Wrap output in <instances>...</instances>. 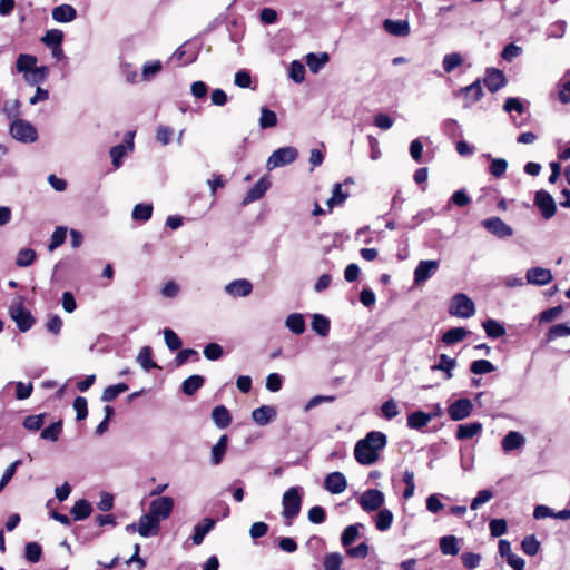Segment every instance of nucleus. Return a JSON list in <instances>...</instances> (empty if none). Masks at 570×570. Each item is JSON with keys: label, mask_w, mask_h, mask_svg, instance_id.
I'll use <instances>...</instances> for the list:
<instances>
[{"label": "nucleus", "mask_w": 570, "mask_h": 570, "mask_svg": "<svg viewBox=\"0 0 570 570\" xmlns=\"http://www.w3.org/2000/svg\"><path fill=\"white\" fill-rule=\"evenodd\" d=\"M277 124V116L276 114L266 108V107H263L261 109V117H259V127L262 129H267V128H273L275 127Z\"/></svg>", "instance_id": "nucleus-45"}, {"label": "nucleus", "mask_w": 570, "mask_h": 570, "mask_svg": "<svg viewBox=\"0 0 570 570\" xmlns=\"http://www.w3.org/2000/svg\"><path fill=\"white\" fill-rule=\"evenodd\" d=\"M164 340H165L167 347L170 351H177L183 345V342L179 338V336L170 328L164 330Z\"/></svg>", "instance_id": "nucleus-54"}, {"label": "nucleus", "mask_w": 570, "mask_h": 570, "mask_svg": "<svg viewBox=\"0 0 570 570\" xmlns=\"http://www.w3.org/2000/svg\"><path fill=\"white\" fill-rule=\"evenodd\" d=\"M483 82L489 91L497 92L507 85V78L502 70L488 68Z\"/></svg>", "instance_id": "nucleus-12"}, {"label": "nucleus", "mask_w": 570, "mask_h": 570, "mask_svg": "<svg viewBox=\"0 0 570 570\" xmlns=\"http://www.w3.org/2000/svg\"><path fill=\"white\" fill-rule=\"evenodd\" d=\"M228 438L227 435H222L217 443L212 448V464L218 465L222 463L226 450H227Z\"/></svg>", "instance_id": "nucleus-32"}, {"label": "nucleus", "mask_w": 570, "mask_h": 570, "mask_svg": "<svg viewBox=\"0 0 570 570\" xmlns=\"http://www.w3.org/2000/svg\"><path fill=\"white\" fill-rule=\"evenodd\" d=\"M271 183L266 177H262L246 194L243 199V205H248L255 200L261 199L269 188Z\"/></svg>", "instance_id": "nucleus-18"}, {"label": "nucleus", "mask_w": 570, "mask_h": 570, "mask_svg": "<svg viewBox=\"0 0 570 570\" xmlns=\"http://www.w3.org/2000/svg\"><path fill=\"white\" fill-rule=\"evenodd\" d=\"M286 327L294 334L301 335L305 332L306 325L302 314L293 313L286 317Z\"/></svg>", "instance_id": "nucleus-29"}, {"label": "nucleus", "mask_w": 570, "mask_h": 570, "mask_svg": "<svg viewBox=\"0 0 570 570\" xmlns=\"http://www.w3.org/2000/svg\"><path fill=\"white\" fill-rule=\"evenodd\" d=\"M537 207L540 209L544 219H550L553 217L557 210L554 199L549 193L544 190L537 191Z\"/></svg>", "instance_id": "nucleus-11"}, {"label": "nucleus", "mask_w": 570, "mask_h": 570, "mask_svg": "<svg viewBox=\"0 0 570 570\" xmlns=\"http://www.w3.org/2000/svg\"><path fill=\"white\" fill-rule=\"evenodd\" d=\"M495 370L494 365L487 360H478L471 363L470 371L473 374H487Z\"/></svg>", "instance_id": "nucleus-55"}, {"label": "nucleus", "mask_w": 570, "mask_h": 570, "mask_svg": "<svg viewBox=\"0 0 570 570\" xmlns=\"http://www.w3.org/2000/svg\"><path fill=\"white\" fill-rule=\"evenodd\" d=\"M387 443L386 435L379 431H372L364 439L356 442L354 448L355 460L362 465H372L379 460V452Z\"/></svg>", "instance_id": "nucleus-1"}, {"label": "nucleus", "mask_w": 570, "mask_h": 570, "mask_svg": "<svg viewBox=\"0 0 570 570\" xmlns=\"http://www.w3.org/2000/svg\"><path fill=\"white\" fill-rule=\"evenodd\" d=\"M41 553H42V549L39 543L29 542L26 544L24 556L29 562H31V563L38 562L41 558Z\"/></svg>", "instance_id": "nucleus-51"}, {"label": "nucleus", "mask_w": 570, "mask_h": 570, "mask_svg": "<svg viewBox=\"0 0 570 570\" xmlns=\"http://www.w3.org/2000/svg\"><path fill=\"white\" fill-rule=\"evenodd\" d=\"M433 419V414L423 411H416L407 416V426L410 429L420 430L426 426Z\"/></svg>", "instance_id": "nucleus-27"}, {"label": "nucleus", "mask_w": 570, "mask_h": 570, "mask_svg": "<svg viewBox=\"0 0 570 570\" xmlns=\"http://www.w3.org/2000/svg\"><path fill=\"white\" fill-rule=\"evenodd\" d=\"M393 513L389 509H380L375 517V527L379 531H386L393 522Z\"/></svg>", "instance_id": "nucleus-37"}, {"label": "nucleus", "mask_w": 570, "mask_h": 570, "mask_svg": "<svg viewBox=\"0 0 570 570\" xmlns=\"http://www.w3.org/2000/svg\"><path fill=\"white\" fill-rule=\"evenodd\" d=\"M275 416V409L268 405L259 406L252 412V419L258 425L268 424Z\"/></svg>", "instance_id": "nucleus-22"}, {"label": "nucleus", "mask_w": 570, "mask_h": 570, "mask_svg": "<svg viewBox=\"0 0 570 570\" xmlns=\"http://www.w3.org/2000/svg\"><path fill=\"white\" fill-rule=\"evenodd\" d=\"M383 27L386 32L397 37H405L410 33V26L405 20L386 19L383 22Z\"/></svg>", "instance_id": "nucleus-21"}, {"label": "nucleus", "mask_w": 570, "mask_h": 570, "mask_svg": "<svg viewBox=\"0 0 570 570\" xmlns=\"http://www.w3.org/2000/svg\"><path fill=\"white\" fill-rule=\"evenodd\" d=\"M382 415L386 420H392L400 414L399 405L395 400L390 399L386 402H384L381 406Z\"/></svg>", "instance_id": "nucleus-56"}, {"label": "nucleus", "mask_w": 570, "mask_h": 570, "mask_svg": "<svg viewBox=\"0 0 570 570\" xmlns=\"http://www.w3.org/2000/svg\"><path fill=\"white\" fill-rule=\"evenodd\" d=\"M385 502V495L377 489H368L358 498V504L365 512L377 511Z\"/></svg>", "instance_id": "nucleus-7"}, {"label": "nucleus", "mask_w": 570, "mask_h": 570, "mask_svg": "<svg viewBox=\"0 0 570 570\" xmlns=\"http://www.w3.org/2000/svg\"><path fill=\"white\" fill-rule=\"evenodd\" d=\"M63 40V32L59 29L48 30L41 38V41L48 47L60 46Z\"/></svg>", "instance_id": "nucleus-47"}, {"label": "nucleus", "mask_w": 570, "mask_h": 570, "mask_svg": "<svg viewBox=\"0 0 570 570\" xmlns=\"http://www.w3.org/2000/svg\"><path fill=\"white\" fill-rule=\"evenodd\" d=\"M137 363L146 371L149 372L157 367V364L153 361V350L150 346H144L137 355Z\"/></svg>", "instance_id": "nucleus-34"}, {"label": "nucleus", "mask_w": 570, "mask_h": 570, "mask_svg": "<svg viewBox=\"0 0 570 570\" xmlns=\"http://www.w3.org/2000/svg\"><path fill=\"white\" fill-rule=\"evenodd\" d=\"M163 68V65L159 60L148 61L142 67L141 77L144 80L148 81L154 76H156Z\"/></svg>", "instance_id": "nucleus-53"}, {"label": "nucleus", "mask_w": 570, "mask_h": 570, "mask_svg": "<svg viewBox=\"0 0 570 570\" xmlns=\"http://www.w3.org/2000/svg\"><path fill=\"white\" fill-rule=\"evenodd\" d=\"M508 168V163L503 158H492L489 167V171L494 177H502Z\"/></svg>", "instance_id": "nucleus-59"}, {"label": "nucleus", "mask_w": 570, "mask_h": 570, "mask_svg": "<svg viewBox=\"0 0 570 570\" xmlns=\"http://www.w3.org/2000/svg\"><path fill=\"white\" fill-rule=\"evenodd\" d=\"M561 89L559 92V98L562 104H569L570 102V69L564 73L563 78L561 79Z\"/></svg>", "instance_id": "nucleus-63"}, {"label": "nucleus", "mask_w": 570, "mask_h": 570, "mask_svg": "<svg viewBox=\"0 0 570 570\" xmlns=\"http://www.w3.org/2000/svg\"><path fill=\"white\" fill-rule=\"evenodd\" d=\"M298 157V150L295 147H282L273 151L266 163V168L273 170L277 167L294 163Z\"/></svg>", "instance_id": "nucleus-6"}, {"label": "nucleus", "mask_w": 570, "mask_h": 570, "mask_svg": "<svg viewBox=\"0 0 570 570\" xmlns=\"http://www.w3.org/2000/svg\"><path fill=\"white\" fill-rule=\"evenodd\" d=\"M91 512H92V507L85 499L78 500L71 508V514L76 521L87 519L91 514Z\"/></svg>", "instance_id": "nucleus-31"}, {"label": "nucleus", "mask_w": 570, "mask_h": 570, "mask_svg": "<svg viewBox=\"0 0 570 570\" xmlns=\"http://www.w3.org/2000/svg\"><path fill=\"white\" fill-rule=\"evenodd\" d=\"M22 463L21 460H16L12 462L3 472L1 479H0V492L4 489V487L10 482V480L13 478V475L17 472L18 466H20Z\"/></svg>", "instance_id": "nucleus-61"}, {"label": "nucleus", "mask_w": 570, "mask_h": 570, "mask_svg": "<svg viewBox=\"0 0 570 570\" xmlns=\"http://www.w3.org/2000/svg\"><path fill=\"white\" fill-rule=\"evenodd\" d=\"M282 505H283V515L287 520H289L288 524H291V520L295 518L302 507V494H301V488L293 487L285 491L282 499Z\"/></svg>", "instance_id": "nucleus-3"}, {"label": "nucleus", "mask_w": 570, "mask_h": 570, "mask_svg": "<svg viewBox=\"0 0 570 570\" xmlns=\"http://www.w3.org/2000/svg\"><path fill=\"white\" fill-rule=\"evenodd\" d=\"M463 62V58L459 52L448 53L443 57L442 67L446 73L452 72L454 69L460 67Z\"/></svg>", "instance_id": "nucleus-43"}, {"label": "nucleus", "mask_w": 570, "mask_h": 570, "mask_svg": "<svg viewBox=\"0 0 570 570\" xmlns=\"http://www.w3.org/2000/svg\"><path fill=\"white\" fill-rule=\"evenodd\" d=\"M525 444V438L517 432V431H510L503 439H502V450L505 453H510L515 450H520Z\"/></svg>", "instance_id": "nucleus-19"}, {"label": "nucleus", "mask_w": 570, "mask_h": 570, "mask_svg": "<svg viewBox=\"0 0 570 570\" xmlns=\"http://www.w3.org/2000/svg\"><path fill=\"white\" fill-rule=\"evenodd\" d=\"M289 77L296 83H301L305 79V67L302 62L295 60L291 63Z\"/></svg>", "instance_id": "nucleus-60"}, {"label": "nucleus", "mask_w": 570, "mask_h": 570, "mask_svg": "<svg viewBox=\"0 0 570 570\" xmlns=\"http://www.w3.org/2000/svg\"><path fill=\"white\" fill-rule=\"evenodd\" d=\"M212 419L215 425L219 429L227 428L232 422L230 413L224 405L214 407L212 412Z\"/></svg>", "instance_id": "nucleus-28"}, {"label": "nucleus", "mask_w": 570, "mask_h": 570, "mask_svg": "<svg viewBox=\"0 0 570 570\" xmlns=\"http://www.w3.org/2000/svg\"><path fill=\"white\" fill-rule=\"evenodd\" d=\"M36 258V252L30 248L20 249L17 256L16 264L19 267H27L33 263Z\"/></svg>", "instance_id": "nucleus-57"}, {"label": "nucleus", "mask_w": 570, "mask_h": 570, "mask_svg": "<svg viewBox=\"0 0 570 570\" xmlns=\"http://www.w3.org/2000/svg\"><path fill=\"white\" fill-rule=\"evenodd\" d=\"M482 424L480 422H471L466 424H460L456 430V439L458 440H468L478 435L482 431Z\"/></svg>", "instance_id": "nucleus-25"}, {"label": "nucleus", "mask_w": 570, "mask_h": 570, "mask_svg": "<svg viewBox=\"0 0 570 570\" xmlns=\"http://www.w3.org/2000/svg\"><path fill=\"white\" fill-rule=\"evenodd\" d=\"M37 66V57L28 53H20L17 58L16 67L23 76Z\"/></svg>", "instance_id": "nucleus-36"}, {"label": "nucleus", "mask_w": 570, "mask_h": 570, "mask_svg": "<svg viewBox=\"0 0 570 570\" xmlns=\"http://www.w3.org/2000/svg\"><path fill=\"white\" fill-rule=\"evenodd\" d=\"M173 135H174L173 128H170L168 126H164V125H160L157 127L156 139L163 146H167L171 141Z\"/></svg>", "instance_id": "nucleus-62"}, {"label": "nucleus", "mask_w": 570, "mask_h": 570, "mask_svg": "<svg viewBox=\"0 0 570 570\" xmlns=\"http://www.w3.org/2000/svg\"><path fill=\"white\" fill-rule=\"evenodd\" d=\"M456 366V360L448 356L446 354H441L439 357V362L431 366L432 371H442L445 373V379L450 380L453 377V370Z\"/></svg>", "instance_id": "nucleus-23"}, {"label": "nucleus", "mask_w": 570, "mask_h": 570, "mask_svg": "<svg viewBox=\"0 0 570 570\" xmlns=\"http://www.w3.org/2000/svg\"><path fill=\"white\" fill-rule=\"evenodd\" d=\"M459 94L464 96V107L470 108L473 104H475L483 97L481 81L478 79L470 86L461 88L459 90Z\"/></svg>", "instance_id": "nucleus-17"}, {"label": "nucleus", "mask_w": 570, "mask_h": 570, "mask_svg": "<svg viewBox=\"0 0 570 570\" xmlns=\"http://www.w3.org/2000/svg\"><path fill=\"white\" fill-rule=\"evenodd\" d=\"M128 151L130 150L125 144H119L110 149L109 154L115 168H119L121 166L122 158L127 155Z\"/></svg>", "instance_id": "nucleus-48"}, {"label": "nucleus", "mask_w": 570, "mask_h": 570, "mask_svg": "<svg viewBox=\"0 0 570 570\" xmlns=\"http://www.w3.org/2000/svg\"><path fill=\"white\" fill-rule=\"evenodd\" d=\"M324 488L332 494H340L347 488V481L342 472H331L324 480Z\"/></svg>", "instance_id": "nucleus-14"}, {"label": "nucleus", "mask_w": 570, "mask_h": 570, "mask_svg": "<svg viewBox=\"0 0 570 570\" xmlns=\"http://www.w3.org/2000/svg\"><path fill=\"white\" fill-rule=\"evenodd\" d=\"M225 293L232 297H246L253 291V285L248 279L239 278L228 283Z\"/></svg>", "instance_id": "nucleus-15"}, {"label": "nucleus", "mask_w": 570, "mask_h": 570, "mask_svg": "<svg viewBox=\"0 0 570 570\" xmlns=\"http://www.w3.org/2000/svg\"><path fill=\"white\" fill-rule=\"evenodd\" d=\"M438 261H421L414 269V284L426 282L438 271Z\"/></svg>", "instance_id": "nucleus-13"}, {"label": "nucleus", "mask_w": 570, "mask_h": 570, "mask_svg": "<svg viewBox=\"0 0 570 570\" xmlns=\"http://www.w3.org/2000/svg\"><path fill=\"white\" fill-rule=\"evenodd\" d=\"M204 382L205 380L202 375H191L183 382L181 391L190 396L204 385Z\"/></svg>", "instance_id": "nucleus-39"}, {"label": "nucleus", "mask_w": 570, "mask_h": 570, "mask_svg": "<svg viewBox=\"0 0 570 570\" xmlns=\"http://www.w3.org/2000/svg\"><path fill=\"white\" fill-rule=\"evenodd\" d=\"M153 214V205L151 204H137L132 209V219L147 222Z\"/></svg>", "instance_id": "nucleus-46"}, {"label": "nucleus", "mask_w": 570, "mask_h": 570, "mask_svg": "<svg viewBox=\"0 0 570 570\" xmlns=\"http://www.w3.org/2000/svg\"><path fill=\"white\" fill-rule=\"evenodd\" d=\"M49 76V68L47 66L35 67L31 71L26 72L23 76L26 82L30 86H39L45 82Z\"/></svg>", "instance_id": "nucleus-24"}, {"label": "nucleus", "mask_w": 570, "mask_h": 570, "mask_svg": "<svg viewBox=\"0 0 570 570\" xmlns=\"http://www.w3.org/2000/svg\"><path fill=\"white\" fill-rule=\"evenodd\" d=\"M342 564V557L337 552L328 553L324 558V569L325 570H340Z\"/></svg>", "instance_id": "nucleus-64"}, {"label": "nucleus", "mask_w": 570, "mask_h": 570, "mask_svg": "<svg viewBox=\"0 0 570 570\" xmlns=\"http://www.w3.org/2000/svg\"><path fill=\"white\" fill-rule=\"evenodd\" d=\"M441 552L445 556H456L459 553L458 539L454 535H445L440 539Z\"/></svg>", "instance_id": "nucleus-40"}, {"label": "nucleus", "mask_w": 570, "mask_h": 570, "mask_svg": "<svg viewBox=\"0 0 570 570\" xmlns=\"http://www.w3.org/2000/svg\"><path fill=\"white\" fill-rule=\"evenodd\" d=\"M62 431V422L61 421H58V422H55L52 424H50L49 426L45 428L42 431H41V438L43 440H48V441H57L58 438H59V434L61 433Z\"/></svg>", "instance_id": "nucleus-50"}, {"label": "nucleus", "mask_w": 570, "mask_h": 570, "mask_svg": "<svg viewBox=\"0 0 570 570\" xmlns=\"http://www.w3.org/2000/svg\"><path fill=\"white\" fill-rule=\"evenodd\" d=\"M174 507L175 501L171 497H158L150 501L148 511L159 521H163L169 518Z\"/></svg>", "instance_id": "nucleus-8"}, {"label": "nucleus", "mask_w": 570, "mask_h": 570, "mask_svg": "<svg viewBox=\"0 0 570 570\" xmlns=\"http://www.w3.org/2000/svg\"><path fill=\"white\" fill-rule=\"evenodd\" d=\"M487 335L491 338H499L505 334V330L498 321L489 318L482 324Z\"/></svg>", "instance_id": "nucleus-42"}, {"label": "nucleus", "mask_w": 570, "mask_h": 570, "mask_svg": "<svg viewBox=\"0 0 570 570\" xmlns=\"http://www.w3.org/2000/svg\"><path fill=\"white\" fill-rule=\"evenodd\" d=\"M483 227L491 234L503 238L512 235V228L499 217H491L482 222Z\"/></svg>", "instance_id": "nucleus-16"}, {"label": "nucleus", "mask_w": 570, "mask_h": 570, "mask_svg": "<svg viewBox=\"0 0 570 570\" xmlns=\"http://www.w3.org/2000/svg\"><path fill=\"white\" fill-rule=\"evenodd\" d=\"M330 60L326 52L314 53L311 52L306 56V65L312 73H317Z\"/></svg>", "instance_id": "nucleus-26"}, {"label": "nucleus", "mask_w": 570, "mask_h": 570, "mask_svg": "<svg viewBox=\"0 0 570 570\" xmlns=\"http://www.w3.org/2000/svg\"><path fill=\"white\" fill-rule=\"evenodd\" d=\"M468 331L464 327H452L442 335V342L446 345H453L464 340Z\"/></svg>", "instance_id": "nucleus-35"}, {"label": "nucleus", "mask_w": 570, "mask_h": 570, "mask_svg": "<svg viewBox=\"0 0 570 570\" xmlns=\"http://www.w3.org/2000/svg\"><path fill=\"white\" fill-rule=\"evenodd\" d=\"M215 521L213 519H204V524H197L194 528V534L191 537L194 544H200L205 535L214 528Z\"/></svg>", "instance_id": "nucleus-33"}, {"label": "nucleus", "mask_w": 570, "mask_h": 570, "mask_svg": "<svg viewBox=\"0 0 570 570\" xmlns=\"http://www.w3.org/2000/svg\"><path fill=\"white\" fill-rule=\"evenodd\" d=\"M9 131L13 139L23 144H32L38 139L36 127L21 118L12 120Z\"/></svg>", "instance_id": "nucleus-2"}, {"label": "nucleus", "mask_w": 570, "mask_h": 570, "mask_svg": "<svg viewBox=\"0 0 570 570\" xmlns=\"http://www.w3.org/2000/svg\"><path fill=\"white\" fill-rule=\"evenodd\" d=\"M570 335V327L564 324H556L549 328L547 334V342H551L558 337Z\"/></svg>", "instance_id": "nucleus-58"}, {"label": "nucleus", "mask_w": 570, "mask_h": 570, "mask_svg": "<svg viewBox=\"0 0 570 570\" xmlns=\"http://www.w3.org/2000/svg\"><path fill=\"white\" fill-rule=\"evenodd\" d=\"M160 528V521L151 515V513L148 511L147 513L142 514L138 522V533L144 537L148 538L151 535H156Z\"/></svg>", "instance_id": "nucleus-10"}, {"label": "nucleus", "mask_w": 570, "mask_h": 570, "mask_svg": "<svg viewBox=\"0 0 570 570\" xmlns=\"http://www.w3.org/2000/svg\"><path fill=\"white\" fill-rule=\"evenodd\" d=\"M330 320L322 314H314L312 321V330L320 336L326 337L330 333Z\"/></svg>", "instance_id": "nucleus-38"}, {"label": "nucleus", "mask_w": 570, "mask_h": 570, "mask_svg": "<svg viewBox=\"0 0 570 570\" xmlns=\"http://www.w3.org/2000/svg\"><path fill=\"white\" fill-rule=\"evenodd\" d=\"M66 236H67V228H65V227H57L55 229V232L52 233V235H51V239H50V243L48 245V249L50 252H53L56 248L61 246L65 243V240H66Z\"/></svg>", "instance_id": "nucleus-52"}, {"label": "nucleus", "mask_w": 570, "mask_h": 570, "mask_svg": "<svg viewBox=\"0 0 570 570\" xmlns=\"http://www.w3.org/2000/svg\"><path fill=\"white\" fill-rule=\"evenodd\" d=\"M348 197L347 193L342 189V184L337 183L333 186L331 198L327 200V206L332 209L334 206L341 205Z\"/></svg>", "instance_id": "nucleus-49"}, {"label": "nucleus", "mask_w": 570, "mask_h": 570, "mask_svg": "<svg viewBox=\"0 0 570 570\" xmlns=\"http://www.w3.org/2000/svg\"><path fill=\"white\" fill-rule=\"evenodd\" d=\"M364 528L363 523L350 524L344 529L341 535L343 547H350L360 537V530Z\"/></svg>", "instance_id": "nucleus-30"}, {"label": "nucleus", "mask_w": 570, "mask_h": 570, "mask_svg": "<svg viewBox=\"0 0 570 570\" xmlns=\"http://www.w3.org/2000/svg\"><path fill=\"white\" fill-rule=\"evenodd\" d=\"M9 314L21 332L29 331L35 323L33 316L30 311L24 307L20 297L12 302L9 307Z\"/></svg>", "instance_id": "nucleus-4"}, {"label": "nucleus", "mask_w": 570, "mask_h": 570, "mask_svg": "<svg viewBox=\"0 0 570 570\" xmlns=\"http://www.w3.org/2000/svg\"><path fill=\"white\" fill-rule=\"evenodd\" d=\"M548 517H552V518L561 519V520H568V519H570V510L563 509V510L559 511L558 513H554L552 511V509L547 505H537V519H543V518H548Z\"/></svg>", "instance_id": "nucleus-41"}, {"label": "nucleus", "mask_w": 570, "mask_h": 570, "mask_svg": "<svg viewBox=\"0 0 570 570\" xmlns=\"http://www.w3.org/2000/svg\"><path fill=\"white\" fill-rule=\"evenodd\" d=\"M128 390V385L126 383H118L115 385L107 386L101 395L102 402H110L115 400L119 394L126 392Z\"/></svg>", "instance_id": "nucleus-44"}, {"label": "nucleus", "mask_w": 570, "mask_h": 570, "mask_svg": "<svg viewBox=\"0 0 570 570\" xmlns=\"http://www.w3.org/2000/svg\"><path fill=\"white\" fill-rule=\"evenodd\" d=\"M449 313L461 318H469L475 314V305L465 294H455L450 303Z\"/></svg>", "instance_id": "nucleus-5"}, {"label": "nucleus", "mask_w": 570, "mask_h": 570, "mask_svg": "<svg viewBox=\"0 0 570 570\" xmlns=\"http://www.w3.org/2000/svg\"><path fill=\"white\" fill-rule=\"evenodd\" d=\"M473 404L469 399L462 397L454 401L449 407L448 413L451 420L462 421L471 415Z\"/></svg>", "instance_id": "nucleus-9"}, {"label": "nucleus", "mask_w": 570, "mask_h": 570, "mask_svg": "<svg viewBox=\"0 0 570 570\" xmlns=\"http://www.w3.org/2000/svg\"><path fill=\"white\" fill-rule=\"evenodd\" d=\"M52 19L59 23L71 22L77 17L76 9L70 4H60L52 10Z\"/></svg>", "instance_id": "nucleus-20"}]
</instances>
